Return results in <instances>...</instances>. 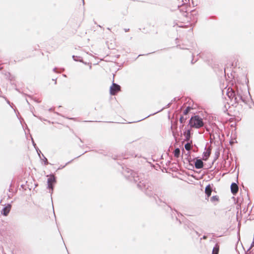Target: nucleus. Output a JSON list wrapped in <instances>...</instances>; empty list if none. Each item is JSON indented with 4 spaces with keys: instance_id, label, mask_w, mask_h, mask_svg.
I'll list each match as a JSON object with an SVG mask.
<instances>
[{
    "instance_id": "obj_1",
    "label": "nucleus",
    "mask_w": 254,
    "mask_h": 254,
    "mask_svg": "<svg viewBox=\"0 0 254 254\" xmlns=\"http://www.w3.org/2000/svg\"><path fill=\"white\" fill-rule=\"evenodd\" d=\"M189 125L191 128H199L204 125L203 120L198 116L192 117L189 122Z\"/></svg>"
},
{
    "instance_id": "obj_2",
    "label": "nucleus",
    "mask_w": 254,
    "mask_h": 254,
    "mask_svg": "<svg viewBox=\"0 0 254 254\" xmlns=\"http://www.w3.org/2000/svg\"><path fill=\"white\" fill-rule=\"evenodd\" d=\"M227 95L228 97L231 99L232 102V105H234V104H237L238 103V100L236 96L234 90L232 88L229 87L227 89Z\"/></svg>"
},
{
    "instance_id": "obj_3",
    "label": "nucleus",
    "mask_w": 254,
    "mask_h": 254,
    "mask_svg": "<svg viewBox=\"0 0 254 254\" xmlns=\"http://www.w3.org/2000/svg\"><path fill=\"white\" fill-rule=\"evenodd\" d=\"M48 188L52 190H53V185L56 183V178L53 175L47 176Z\"/></svg>"
},
{
    "instance_id": "obj_4",
    "label": "nucleus",
    "mask_w": 254,
    "mask_h": 254,
    "mask_svg": "<svg viewBox=\"0 0 254 254\" xmlns=\"http://www.w3.org/2000/svg\"><path fill=\"white\" fill-rule=\"evenodd\" d=\"M121 90V87L115 83H113L110 87V93L111 95H115Z\"/></svg>"
},
{
    "instance_id": "obj_5",
    "label": "nucleus",
    "mask_w": 254,
    "mask_h": 254,
    "mask_svg": "<svg viewBox=\"0 0 254 254\" xmlns=\"http://www.w3.org/2000/svg\"><path fill=\"white\" fill-rule=\"evenodd\" d=\"M11 208V205L9 204H7L2 210V214L4 216H7L8 213H9Z\"/></svg>"
},
{
    "instance_id": "obj_6",
    "label": "nucleus",
    "mask_w": 254,
    "mask_h": 254,
    "mask_svg": "<svg viewBox=\"0 0 254 254\" xmlns=\"http://www.w3.org/2000/svg\"><path fill=\"white\" fill-rule=\"evenodd\" d=\"M231 190L233 194H236L238 192L239 190V187L236 183H234L231 184Z\"/></svg>"
},
{
    "instance_id": "obj_7",
    "label": "nucleus",
    "mask_w": 254,
    "mask_h": 254,
    "mask_svg": "<svg viewBox=\"0 0 254 254\" xmlns=\"http://www.w3.org/2000/svg\"><path fill=\"white\" fill-rule=\"evenodd\" d=\"M194 166L196 169H201L203 167V163L200 159H197L195 162Z\"/></svg>"
},
{
    "instance_id": "obj_8",
    "label": "nucleus",
    "mask_w": 254,
    "mask_h": 254,
    "mask_svg": "<svg viewBox=\"0 0 254 254\" xmlns=\"http://www.w3.org/2000/svg\"><path fill=\"white\" fill-rule=\"evenodd\" d=\"M211 154V149L208 148L205 152L203 153V156L202 159L204 161H206Z\"/></svg>"
},
{
    "instance_id": "obj_9",
    "label": "nucleus",
    "mask_w": 254,
    "mask_h": 254,
    "mask_svg": "<svg viewBox=\"0 0 254 254\" xmlns=\"http://www.w3.org/2000/svg\"><path fill=\"white\" fill-rule=\"evenodd\" d=\"M212 192V188L210 185L207 186L205 189V193L207 195V197H209L211 195Z\"/></svg>"
},
{
    "instance_id": "obj_10",
    "label": "nucleus",
    "mask_w": 254,
    "mask_h": 254,
    "mask_svg": "<svg viewBox=\"0 0 254 254\" xmlns=\"http://www.w3.org/2000/svg\"><path fill=\"white\" fill-rule=\"evenodd\" d=\"M184 136L185 137V141H189L191 137L190 135V130L188 129L186 131H185L184 133Z\"/></svg>"
},
{
    "instance_id": "obj_11",
    "label": "nucleus",
    "mask_w": 254,
    "mask_h": 254,
    "mask_svg": "<svg viewBox=\"0 0 254 254\" xmlns=\"http://www.w3.org/2000/svg\"><path fill=\"white\" fill-rule=\"evenodd\" d=\"M219 251V246L218 244H217L213 249L212 254H218Z\"/></svg>"
},
{
    "instance_id": "obj_12",
    "label": "nucleus",
    "mask_w": 254,
    "mask_h": 254,
    "mask_svg": "<svg viewBox=\"0 0 254 254\" xmlns=\"http://www.w3.org/2000/svg\"><path fill=\"white\" fill-rule=\"evenodd\" d=\"M210 200L213 202H218L219 201V197L218 195H214L211 197Z\"/></svg>"
},
{
    "instance_id": "obj_13",
    "label": "nucleus",
    "mask_w": 254,
    "mask_h": 254,
    "mask_svg": "<svg viewBox=\"0 0 254 254\" xmlns=\"http://www.w3.org/2000/svg\"><path fill=\"white\" fill-rule=\"evenodd\" d=\"M191 144L192 141H191L190 143H187V144H186L185 145V149L188 151L190 150L192 148Z\"/></svg>"
},
{
    "instance_id": "obj_14",
    "label": "nucleus",
    "mask_w": 254,
    "mask_h": 254,
    "mask_svg": "<svg viewBox=\"0 0 254 254\" xmlns=\"http://www.w3.org/2000/svg\"><path fill=\"white\" fill-rule=\"evenodd\" d=\"M180 150L179 148L175 149V150L174 151V156L177 158H178L180 156Z\"/></svg>"
},
{
    "instance_id": "obj_15",
    "label": "nucleus",
    "mask_w": 254,
    "mask_h": 254,
    "mask_svg": "<svg viewBox=\"0 0 254 254\" xmlns=\"http://www.w3.org/2000/svg\"><path fill=\"white\" fill-rule=\"evenodd\" d=\"M190 111V107H187L184 111V114L185 115H187L189 112Z\"/></svg>"
},
{
    "instance_id": "obj_16",
    "label": "nucleus",
    "mask_w": 254,
    "mask_h": 254,
    "mask_svg": "<svg viewBox=\"0 0 254 254\" xmlns=\"http://www.w3.org/2000/svg\"><path fill=\"white\" fill-rule=\"evenodd\" d=\"M185 121H186V119H184V118L183 117H181L180 119V122L182 124L184 123L185 122Z\"/></svg>"
},
{
    "instance_id": "obj_17",
    "label": "nucleus",
    "mask_w": 254,
    "mask_h": 254,
    "mask_svg": "<svg viewBox=\"0 0 254 254\" xmlns=\"http://www.w3.org/2000/svg\"><path fill=\"white\" fill-rule=\"evenodd\" d=\"M206 238H207V237H206V236H204L203 237V239H206Z\"/></svg>"
}]
</instances>
